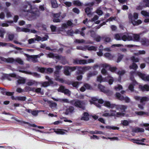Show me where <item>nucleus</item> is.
Instances as JSON below:
<instances>
[{
    "instance_id": "nucleus-1",
    "label": "nucleus",
    "mask_w": 149,
    "mask_h": 149,
    "mask_svg": "<svg viewBox=\"0 0 149 149\" xmlns=\"http://www.w3.org/2000/svg\"><path fill=\"white\" fill-rule=\"evenodd\" d=\"M97 101H98V103L100 104L104 103V106L112 109L115 108V107L116 106V104H111L109 102L105 101L104 102L102 99H100L98 100L97 99L96 97L92 98V100H90V102L91 104H94L99 108H100V105L98 103L95 102Z\"/></svg>"
},
{
    "instance_id": "nucleus-2",
    "label": "nucleus",
    "mask_w": 149,
    "mask_h": 149,
    "mask_svg": "<svg viewBox=\"0 0 149 149\" xmlns=\"http://www.w3.org/2000/svg\"><path fill=\"white\" fill-rule=\"evenodd\" d=\"M129 18L130 21L134 26L139 25L142 23V21L140 19L136 21L138 18V15L136 13H134L133 16L132 14H130L129 15Z\"/></svg>"
},
{
    "instance_id": "nucleus-3",
    "label": "nucleus",
    "mask_w": 149,
    "mask_h": 149,
    "mask_svg": "<svg viewBox=\"0 0 149 149\" xmlns=\"http://www.w3.org/2000/svg\"><path fill=\"white\" fill-rule=\"evenodd\" d=\"M70 102L75 106L79 107L83 109H84L85 108V103L84 101L76 100L72 101Z\"/></svg>"
},
{
    "instance_id": "nucleus-4",
    "label": "nucleus",
    "mask_w": 149,
    "mask_h": 149,
    "mask_svg": "<svg viewBox=\"0 0 149 149\" xmlns=\"http://www.w3.org/2000/svg\"><path fill=\"white\" fill-rule=\"evenodd\" d=\"M62 68V66H61L58 65L56 66L55 67L56 70L54 72V73L55 76L56 77L55 78L56 80L58 81L61 83H63L64 82V80L62 79L59 78V71Z\"/></svg>"
},
{
    "instance_id": "nucleus-5",
    "label": "nucleus",
    "mask_w": 149,
    "mask_h": 149,
    "mask_svg": "<svg viewBox=\"0 0 149 149\" xmlns=\"http://www.w3.org/2000/svg\"><path fill=\"white\" fill-rule=\"evenodd\" d=\"M77 67V66L69 67L65 66L64 68V73L66 75H70V72L74 71Z\"/></svg>"
},
{
    "instance_id": "nucleus-6",
    "label": "nucleus",
    "mask_w": 149,
    "mask_h": 149,
    "mask_svg": "<svg viewBox=\"0 0 149 149\" xmlns=\"http://www.w3.org/2000/svg\"><path fill=\"white\" fill-rule=\"evenodd\" d=\"M139 36L138 35L132 34H127V41L134 40L137 41L139 40Z\"/></svg>"
},
{
    "instance_id": "nucleus-7",
    "label": "nucleus",
    "mask_w": 149,
    "mask_h": 149,
    "mask_svg": "<svg viewBox=\"0 0 149 149\" xmlns=\"http://www.w3.org/2000/svg\"><path fill=\"white\" fill-rule=\"evenodd\" d=\"M127 35L121 34H117L115 35L114 38L117 40H123L124 41H127Z\"/></svg>"
},
{
    "instance_id": "nucleus-8",
    "label": "nucleus",
    "mask_w": 149,
    "mask_h": 149,
    "mask_svg": "<svg viewBox=\"0 0 149 149\" xmlns=\"http://www.w3.org/2000/svg\"><path fill=\"white\" fill-rule=\"evenodd\" d=\"M58 92L64 93L68 96H70L71 94V92L70 91L67 89H66L63 86H61L58 90Z\"/></svg>"
},
{
    "instance_id": "nucleus-9",
    "label": "nucleus",
    "mask_w": 149,
    "mask_h": 149,
    "mask_svg": "<svg viewBox=\"0 0 149 149\" xmlns=\"http://www.w3.org/2000/svg\"><path fill=\"white\" fill-rule=\"evenodd\" d=\"M25 55L27 58V60L29 61H31L33 63H36L38 61L37 58L39 56L38 55L29 56L27 54Z\"/></svg>"
},
{
    "instance_id": "nucleus-10",
    "label": "nucleus",
    "mask_w": 149,
    "mask_h": 149,
    "mask_svg": "<svg viewBox=\"0 0 149 149\" xmlns=\"http://www.w3.org/2000/svg\"><path fill=\"white\" fill-rule=\"evenodd\" d=\"M116 96L118 99L121 100H124L126 102L128 103L130 101V100L128 97H124L123 96H121L119 93H116Z\"/></svg>"
},
{
    "instance_id": "nucleus-11",
    "label": "nucleus",
    "mask_w": 149,
    "mask_h": 149,
    "mask_svg": "<svg viewBox=\"0 0 149 149\" xmlns=\"http://www.w3.org/2000/svg\"><path fill=\"white\" fill-rule=\"evenodd\" d=\"M137 74L143 80L145 81H149V75H146L144 74L139 72L137 73Z\"/></svg>"
},
{
    "instance_id": "nucleus-12",
    "label": "nucleus",
    "mask_w": 149,
    "mask_h": 149,
    "mask_svg": "<svg viewBox=\"0 0 149 149\" xmlns=\"http://www.w3.org/2000/svg\"><path fill=\"white\" fill-rule=\"evenodd\" d=\"M45 78L46 79L48 80V82H44L42 83V86L43 87H46L49 86L50 84H53V81L49 77L46 76Z\"/></svg>"
},
{
    "instance_id": "nucleus-13",
    "label": "nucleus",
    "mask_w": 149,
    "mask_h": 149,
    "mask_svg": "<svg viewBox=\"0 0 149 149\" xmlns=\"http://www.w3.org/2000/svg\"><path fill=\"white\" fill-rule=\"evenodd\" d=\"M18 71L20 72H22L23 73H24L26 74H28L30 75H31L33 76L37 77L39 78L40 77V75L39 74L35 72L32 73L29 71H25L22 70H19Z\"/></svg>"
},
{
    "instance_id": "nucleus-14",
    "label": "nucleus",
    "mask_w": 149,
    "mask_h": 149,
    "mask_svg": "<svg viewBox=\"0 0 149 149\" xmlns=\"http://www.w3.org/2000/svg\"><path fill=\"white\" fill-rule=\"evenodd\" d=\"M0 59L2 61L6 62L7 63H15V60L11 58H6L4 57L0 56Z\"/></svg>"
},
{
    "instance_id": "nucleus-15",
    "label": "nucleus",
    "mask_w": 149,
    "mask_h": 149,
    "mask_svg": "<svg viewBox=\"0 0 149 149\" xmlns=\"http://www.w3.org/2000/svg\"><path fill=\"white\" fill-rule=\"evenodd\" d=\"M100 65L102 68H108L110 71L112 72H114L117 69L116 67H111L109 65L106 63L101 64Z\"/></svg>"
},
{
    "instance_id": "nucleus-16",
    "label": "nucleus",
    "mask_w": 149,
    "mask_h": 149,
    "mask_svg": "<svg viewBox=\"0 0 149 149\" xmlns=\"http://www.w3.org/2000/svg\"><path fill=\"white\" fill-rule=\"evenodd\" d=\"M47 56L50 58H56L57 60H61L62 59V57L58 55L54 54L53 53H49L47 54Z\"/></svg>"
},
{
    "instance_id": "nucleus-17",
    "label": "nucleus",
    "mask_w": 149,
    "mask_h": 149,
    "mask_svg": "<svg viewBox=\"0 0 149 149\" xmlns=\"http://www.w3.org/2000/svg\"><path fill=\"white\" fill-rule=\"evenodd\" d=\"M53 130H54V132L57 134L63 135L66 134V133L68 132V131L66 130H63L61 129H58L56 130L55 129Z\"/></svg>"
},
{
    "instance_id": "nucleus-18",
    "label": "nucleus",
    "mask_w": 149,
    "mask_h": 149,
    "mask_svg": "<svg viewBox=\"0 0 149 149\" xmlns=\"http://www.w3.org/2000/svg\"><path fill=\"white\" fill-rule=\"evenodd\" d=\"M73 63L74 64H87L86 61L85 60H78V59H74L73 60Z\"/></svg>"
},
{
    "instance_id": "nucleus-19",
    "label": "nucleus",
    "mask_w": 149,
    "mask_h": 149,
    "mask_svg": "<svg viewBox=\"0 0 149 149\" xmlns=\"http://www.w3.org/2000/svg\"><path fill=\"white\" fill-rule=\"evenodd\" d=\"M29 12V13H31V15H32L33 16H38L39 15V11H32L31 10H29L25 9L24 10V12Z\"/></svg>"
},
{
    "instance_id": "nucleus-20",
    "label": "nucleus",
    "mask_w": 149,
    "mask_h": 149,
    "mask_svg": "<svg viewBox=\"0 0 149 149\" xmlns=\"http://www.w3.org/2000/svg\"><path fill=\"white\" fill-rule=\"evenodd\" d=\"M60 13L54 14L53 21L54 22H60V20L59 19L60 16Z\"/></svg>"
},
{
    "instance_id": "nucleus-21",
    "label": "nucleus",
    "mask_w": 149,
    "mask_h": 149,
    "mask_svg": "<svg viewBox=\"0 0 149 149\" xmlns=\"http://www.w3.org/2000/svg\"><path fill=\"white\" fill-rule=\"evenodd\" d=\"M149 100V98L146 96L141 97L140 102L143 104L145 105L146 102Z\"/></svg>"
},
{
    "instance_id": "nucleus-22",
    "label": "nucleus",
    "mask_w": 149,
    "mask_h": 149,
    "mask_svg": "<svg viewBox=\"0 0 149 149\" xmlns=\"http://www.w3.org/2000/svg\"><path fill=\"white\" fill-rule=\"evenodd\" d=\"M98 87L101 91L105 93H107L109 91L108 90H106L105 87L101 84H99Z\"/></svg>"
},
{
    "instance_id": "nucleus-23",
    "label": "nucleus",
    "mask_w": 149,
    "mask_h": 149,
    "mask_svg": "<svg viewBox=\"0 0 149 149\" xmlns=\"http://www.w3.org/2000/svg\"><path fill=\"white\" fill-rule=\"evenodd\" d=\"M139 88L142 91H149V86L146 84L144 86L140 85L139 86Z\"/></svg>"
},
{
    "instance_id": "nucleus-24",
    "label": "nucleus",
    "mask_w": 149,
    "mask_h": 149,
    "mask_svg": "<svg viewBox=\"0 0 149 149\" xmlns=\"http://www.w3.org/2000/svg\"><path fill=\"white\" fill-rule=\"evenodd\" d=\"M16 29L18 32L23 31L25 32H28L30 31V30L29 29L26 28H21L19 27H17L16 28Z\"/></svg>"
},
{
    "instance_id": "nucleus-25",
    "label": "nucleus",
    "mask_w": 149,
    "mask_h": 149,
    "mask_svg": "<svg viewBox=\"0 0 149 149\" xmlns=\"http://www.w3.org/2000/svg\"><path fill=\"white\" fill-rule=\"evenodd\" d=\"M115 108L118 110H120L122 111H124L126 108L127 107L125 105H116Z\"/></svg>"
},
{
    "instance_id": "nucleus-26",
    "label": "nucleus",
    "mask_w": 149,
    "mask_h": 149,
    "mask_svg": "<svg viewBox=\"0 0 149 149\" xmlns=\"http://www.w3.org/2000/svg\"><path fill=\"white\" fill-rule=\"evenodd\" d=\"M48 37L47 36H46L45 37H43L41 38V37L39 36H37L35 40L38 41H43L47 40Z\"/></svg>"
},
{
    "instance_id": "nucleus-27",
    "label": "nucleus",
    "mask_w": 149,
    "mask_h": 149,
    "mask_svg": "<svg viewBox=\"0 0 149 149\" xmlns=\"http://www.w3.org/2000/svg\"><path fill=\"white\" fill-rule=\"evenodd\" d=\"M52 99L55 101H59L61 102H63L67 103H69L70 102L69 101L68 99H57L55 98L52 97Z\"/></svg>"
},
{
    "instance_id": "nucleus-28",
    "label": "nucleus",
    "mask_w": 149,
    "mask_h": 149,
    "mask_svg": "<svg viewBox=\"0 0 149 149\" xmlns=\"http://www.w3.org/2000/svg\"><path fill=\"white\" fill-rule=\"evenodd\" d=\"M104 56L110 60L112 59L114 57V55L111 54L109 53H105L104 54Z\"/></svg>"
},
{
    "instance_id": "nucleus-29",
    "label": "nucleus",
    "mask_w": 149,
    "mask_h": 149,
    "mask_svg": "<svg viewBox=\"0 0 149 149\" xmlns=\"http://www.w3.org/2000/svg\"><path fill=\"white\" fill-rule=\"evenodd\" d=\"M89 119V115L88 113L86 112L84 113L83 116L81 117V119L84 120H88Z\"/></svg>"
},
{
    "instance_id": "nucleus-30",
    "label": "nucleus",
    "mask_w": 149,
    "mask_h": 149,
    "mask_svg": "<svg viewBox=\"0 0 149 149\" xmlns=\"http://www.w3.org/2000/svg\"><path fill=\"white\" fill-rule=\"evenodd\" d=\"M86 50L87 49L89 51L93 50L96 51L97 50V47L94 46H85Z\"/></svg>"
},
{
    "instance_id": "nucleus-31",
    "label": "nucleus",
    "mask_w": 149,
    "mask_h": 149,
    "mask_svg": "<svg viewBox=\"0 0 149 149\" xmlns=\"http://www.w3.org/2000/svg\"><path fill=\"white\" fill-rule=\"evenodd\" d=\"M27 84L29 86H32L33 85H36L37 84V82L35 81L30 80L28 81Z\"/></svg>"
},
{
    "instance_id": "nucleus-32",
    "label": "nucleus",
    "mask_w": 149,
    "mask_h": 149,
    "mask_svg": "<svg viewBox=\"0 0 149 149\" xmlns=\"http://www.w3.org/2000/svg\"><path fill=\"white\" fill-rule=\"evenodd\" d=\"M141 42L143 45L146 46H147L149 44V41L145 38L141 40Z\"/></svg>"
},
{
    "instance_id": "nucleus-33",
    "label": "nucleus",
    "mask_w": 149,
    "mask_h": 149,
    "mask_svg": "<svg viewBox=\"0 0 149 149\" xmlns=\"http://www.w3.org/2000/svg\"><path fill=\"white\" fill-rule=\"evenodd\" d=\"M86 29V28L85 27H84L82 28L81 29V31H80L78 30H75V33H80L82 36H85V34L83 32V31Z\"/></svg>"
},
{
    "instance_id": "nucleus-34",
    "label": "nucleus",
    "mask_w": 149,
    "mask_h": 149,
    "mask_svg": "<svg viewBox=\"0 0 149 149\" xmlns=\"http://www.w3.org/2000/svg\"><path fill=\"white\" fill-rule=\"evenodd\" d=\"M85 11L88 17H91L92 16V14L91 13V9L89 8H86L85 9Z\"/></svg>"
},
{
    "instance_id": "nucleus-35",
    "label": "nucleus",
    "mask_w": 149,
    "mask_h": 149,
    "mask_svg": "<svg viewBox=\"0 0 149 149\" xmlns=\"http://www.w3.org/2000/svg\"><path fill=\"white\" fill-rule=\"evenodd\" d=\"M74 110V108L72 107H70L67 109L66 111V113L67 114L70 113H72Z\"/></svg>"
},
{
    "instance_id": "nucleus-36",
    "label": "nucleus",
    "mask_w": 149,
    "mask_h": 149,
    "mask_svg": "<svg viewBox=\"0 0 149 149\" xmlns=\"http://www.w3.org/2000/svg\"><path fill=\"white\" fill-rule=\"evenodd\" d=\"M51 2L53 8H56L58 7V4L56 0H51Z\"/></svg>"
},
{
    "instance_id": "nucleus-37",
    "label": "nucleus",
    "mask_w": 149,
    "mask_h": 149,
    "mask_svg": "<svg viewBox=\"0 0 149 149\" xmlns=\"http://www.w3.org/2000/svg\"><path fill=\"white\" fill-rule=\"evenodd\" d=\"M133 131L136 132H144V129L142 128L136 127L133 130Z\"/></svg>"
},
{
    "instance_id": "nucleus-38",
    "label": "nucleus",
    "mask_w": 149,
    "mask_h": 149,
    "mask_svg": "<svg viewBox=\"0 0 149 149\" xmlns=\"http://www.w3.org/2000/svg\"><path fill=\"white\" fill-rule=\"evenodd\" d=\"M97 81L100 82H101L106 81L105 79H102V76L101 75H99L97 77Z\"/></svg>"
},
{
    "instance_id": "nucleus-39",
    "label": "nucleus",
    "mask_w": 149,
    "mask_h": 149,
    "mask_svg": "<svg viewBox=\"0 0 149 149\" xmlns=\"http://www.w3.org/2000/svg\"><path fill=\"white\" fill-rule=\"evenodd\" d=\"M25 81L26 79L22 77L20 78L17 81L18 83L19 84H24Z\"/></svg>"
},
{
    "instance_id": "nucleus-40",
    "label": "nucleus",
    "mask_w": 149,
    "mask_h": 149,
    "mask_svg": "<svg viewBox=\"0 0 149 149\" xmlns=\"http://www.w3.org/2000/svg\"><path fill=\"white\" fill-rule=\"evenodd\" d=\"M6 37H8L10 40H12L14 37V35L12 33H9L7 34Z\"/></svg>"
},
{
    "instance_id": "nucleus-41",
    "label": "nucleus",
    "mask_w": 149,
    "mask_h": 149,
    "mask_svg": "<svg viewBox=\"0 0 149 149\" xmlns=\"http://www.w3.org/2000/svg\"><path fill=\"white\" fill-rule=\"evenodd\" d=\"M107 78L109 79V84L110 85L112 84L114 81V79L113 77H111L109 75L107 77Z\"/></svg>"
},
{
    "instance_id": "nucleus-42",
    "label": "nucleus",
    "mask_w": 149,
    "mask_h": 149,
    "mask_svg": "<svg viewBox=\"0 0 149 149\" xmlns=\"http://www.w3.org/2000/svg\"><path fill=\"white\" fill-rule=\"evenodd\" d=\"M62 3L64 4L67 7H70L72 5V3L70 2L65 1L64 0H63Z\"/></svg>"
},
{
    "instance_id": "nucleus-43",
    "label": "nucleus",
    "mask_w": 149,
    "mask_h": 149,
    "mask_svg": "<svg viewBox=\"0 0 149 149\" xmlns=\"http://www.w3.org/2000/svg\"><path fill=\"white\" fill-rule=\"evenodd\" d=\"M17 62L20 64H23V61L20 58H18L16 59L15 60V62Z\"/></svg>"
},
{
    "instance_id": "nucleus-44",
    "label": "nucleus",
    "mask_w": 149,
    "mask_h": 149,
    "mask_svg": "<svg viewBox=\"0 0 149 149\" xmlns=\"http://www.w3.org/2000/svg\"><path fill=\"white\" fill-rule=\"evenodd\" d=\"M105 127L107 129H109L110 130L112 129V130H118L119 128L117 127H116L115 126H106Z\"/></svg>"
},
{
    "instance_id": "nucleus-45",
    "label": "nucleus",
    "mask_w": 149,
    "mask_h": 149,
    "mask_svg": "<svg viewBox=\"0 0 149 149\" xmlns=\"http://www.w3.org/2000/svg\"><path fill=\"white\" fill-rule=\"evenodd\" d=\"M114 88L116 91H118L122 89L123 87L121 85H118L117 86H115Z\"/></svg>"
},
{
    "instance_id": "nucleus-46",
    "label": "nucleus",
    "mask_w": 149,
    "mask_h": 149,
    "mask_svg": "<svg viewBox=\"0 0 149 149\" xmlns=\"http://www.w3.org/2000/svg\"><path fill=\"white\" fill-rule=\"evenodd\" d=\"M130 69L136 70L138 66L136 64L133 63L132 65L130 66Z\"/></svg>"
},
{
    "instance_id": "nucleus-47",
    "label": "nucleus",
    "mask_w": 149,
    "mask_h": 149,
    "mask_svg": "<svg viewBox=\"0 0 149 149\" xmlns=\"http://www.w3.org/2000/svg\"><path fill=\"white\" fill-rule=\"evenodd\" d=\"M73 3L75 5L80 6L81 5V3L79 0H75L73 1Z\"/></svg>"
},
{
    "instance_id": "nucleus-48",
    "label": "nucleus",
    "mask_w": 149,
    "mask_h": 149,
    "mask_svg": "<svg viewBox=\"0 0 149 149\" xmlns=\"http://www.w3.org/2000/svg\"><path fill=\"white\" fill-rule=\"evenodd\" d=\"M125 72V71L123 70H120L118 71L117 74L119 75L120 76H121L123 75Z\"/></svg>"
},
{
    "instance_id": "nucleus-49",
    "label": "nucleus",
    "mask_w": 149,
    "mask_h": 149,
    "mask_svg": "<svg viewBox=\"0 0 149 149\" xmlns=\"http://www.w3.org/2000/svg\"><path fill=\"white\" fill-rule=\"evenodd\" d=\"M26 5H24V7L26 9L28 8L31 10V6L29 2H27Z\"/></svg>"
},
{
    "instance_id": "nucleus-50",
    "label": "nucleus",
    "mask_w": 149,
    "mask_h": 149,
    "mask_svg": "<svg viewBox=\"0 0 149 149\" xmlns=\"http://www.w3.org/2000/svg\"><path fill=\"white\" fill-rule=\"evenodd\" d=\"M17 99L18 100L24 101L26 100V97L24 96H18Z\"/></svg>"
},
{
    "instance_id": "nucleus-51",
    "label": "nucleus",
    "mask_w": 149,
    "mask_h": 149,
    "mask_svg": "<svg viewBox=\"0 0 149 149\" xmlns=\"http://www.w3.org/2000/svg\"><path fill=\"white\" fill-rule=\"evenodd\" d=\"M102 47V45H101L100 47H99L100 49L99 52H97V54L98 56H102L103 54V53H102V49H100L101 47Z\"/></svg>"
},
{
    "instance_id": "nucleus-52",
    "label": "nucleus",
    "mask_w": 149,
    "mask_h": 149,
    "mask_svg": "<svg viewBox=\"0 0 149 149\" xmlns=\"http://www.w3.org/2000/svg\"><path fill=\"white\" fill-rule=\"evenodd\" d=\"M141 14L145 16H149V13H148L146 11L144 10L141 11Z\"/></svg>"
},
{
    "instance_id": "nucleus-53",
    "label": "nucleus",
    "mask_w": 149,
    "mask_h": 149,
    "mask_svg": "<svg viewBox=\"0 0 149 149\" xmlns=\"http://www.w3.org/2000/svg\"><path fill=\"white\" fill-rule=\"evenodd\" d=\"M145 52L144 50L139 51L138 52L135 53V54L136 55H138L140 54H145Z\"/></svg>"
},
{
    "instance_id": "nucleus-54",
    "label": "nucleus",
    "mask_w": 149,
    "mask_h": 149,
    "mask_svg": "<svg viewBox=\"0 0 149 149\" xmlns=\"http://www.w3.org/2000/svg\"><path fill=\"white\" fill-rule=\"evenodd\" d=\"M131 141H132L133 143H136L138 144H140L141 145H143L144 144V143H143L138 142V141H139L138 140H135L134 139H132Z\"/></svg>"
},
{
    "instance_id": "nucleus-55",
    "label": "nucleus",
    "mask_w": 149,
    "mask_h": 149,
    "mask_svg": "<svg viewBox=\"0 0 149 149\" xmlns=\"http://www.w3.org/2000/svg\"><path fill=\"white\" fill-rule=\"evenodd\" d=\"M103 68L101 71V73L104 75H108V73L107 70L104 69L105 68Z\"/></svg>"
},
{
    "instance_id": "nucleus-56",
    "label": "nucleus",
    "mask_w": 149,
    "mask_h": 149,
    "mask_svg": "<svg viewBox=\"0 0 149 149\" xmlns=\"http://www.w3.org/2000/svg\"><path fill=\"white\" fill-rule=\"evenodd\" d=\"M74 33H75V31L74 32L73 30H69L67 31V34L70 36H72Z\"/></svg>"
},
{
    "instance_id": "nucleus-57",
    "label": "nucleus",
    "mask_w": 149,
    "mask_h": 149,
    "mask_svg": "<svg viewBox=\"0 0 149 149\" xmlns=\"http://www.w3.org/2000/svg\"><path fill=\"white\" fill-rule=\"evenodd\" d=\"M129 123V122L127 120L121 121V123L124 126L127 125Z\"/></svg>"
},
{
    "instance_id": "nucleus-58",
    "label": "nucleus",
    "mask_w": 149,
    "mask_h": 149,
    "mask_svg": "<svg viewBox=\"0 0 149 149\" xmlns=\"http://www.w3.org/2000/svg\"><path fill=\"white\" fill-rule=\"evenodd\" d=\"M74 41L75 42L79 43H83L85 42L84 40L83 39H76Z\"/></svg>"
},
{
    "instance_id": "nucleus-59",
    "label": "nucleus",
    "mask_w": 149,
    "mask_h": 149,
    "mask_svg": "<svg viewBox=\"0 0 149 149\" xmlns=\"http://www.w3.org/2000/svg\"><path fill=\"white\" fill-rule=\"evenodd\" d=\"M35 38H31L29 40H28L29 43V44H31L34 43L35 42V41L36 40H35Z\"/></svg>"
},
{
    "instance_id": "nucleus-60",
    "label": "nucleus",
    "mask_w": 149,
    "mask_h": 149,
    "mask_svg": "<svg viewBox=\"0 0 149 149\" xmlns=\"http://www.w3.org/2000/svg\"><path fill=\"white\" fill-rule=\"evenodd\" d=\"M104 40L106 42H109L111 41V39L110 38L106 37L104 38Z\"/></svg>"
},
{
    "instance_id": "nucleus-61",
    "label": "nucleus",
    "mask_w": 149,
    "mask_h": 149,
    "mask_svg": "<svg viewBox=\"0 0 149 149\" xmlns=\"http://www.w3.org/2000/svg\"><path fill=\"white\" fill-rule=\"evenodd\" d=\"M123 57V55H120L118 57L117 60V63L120 62L122 58Z\"/></svg>"
},
{
    "instance_id": "nucleus-62",
    "label": "nucleus",
    "mask_w": 149,
    "mask_h": 149,
    "mask_svg": "<svg viewBox=\"0 0 149 149\" xmlns=\"http://www.w3.org/2000/svg\"><path fill=\"white\" fill-rule=\"evenodd\" d=\"M85 46L84 47H82L81 46H78L77 47V49H80L83 50H86Z\"/></svg>"
},
{
    "instance_id": "nucleus-63",
    "label": "nucleus",
    "mask_w": 149,
    "mask_h": 149,
    "mask_svg": "<svg viewBox=\"0 0 149 149\" xmlns=\"http://www.w3.org/2000/svg\"><path fill=\"white\" fill-rule=\"evenodd\" d=\"M5 33V31L4 30H0V37L3 38L4 34Z\"/></svg>"
},
{
    "instance_id": "nucleus-64",
    "label": "nucleus",
    "mask_w": 149,
    "mask_h": 149,
    "mask_svg": "<svg viewBox=\"0 0 149 149\" xmlns=\"http://www.w3.org/2000/svg\"><path fill=\"white\" fill-rule=\"evenodd\" d=\"M116 111L111 109L110 110V114L111 116H114L116 115Z\"/></svg>"
}]
</instances>
